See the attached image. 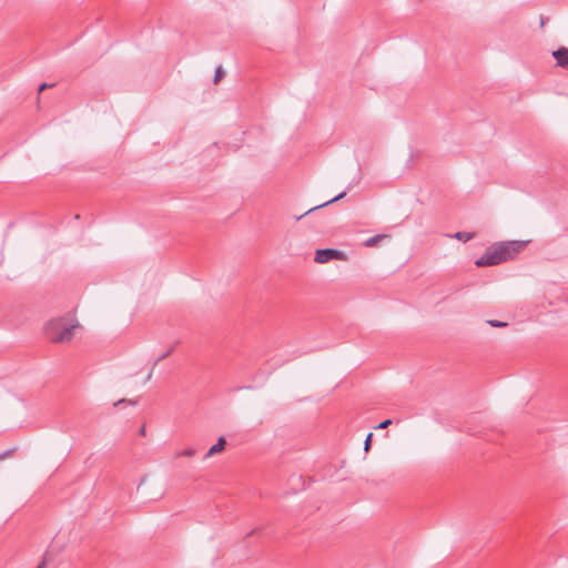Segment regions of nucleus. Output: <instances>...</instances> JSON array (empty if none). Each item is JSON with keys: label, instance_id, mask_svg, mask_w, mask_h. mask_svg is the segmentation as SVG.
Segmentation results:
<instances>
[{"label": "nucleus", "instance_id": "1", "mask_svg": "<svg viewBox=\"0 0 568 568\" xmlns=\"http://www.w3.org/2000/svg\"><path fill=\"white\" fill-rule=\"evenodd\" d=\"M78 323L70 324L64 318H54L47 323L45 335L53 343L70 342L74 335Z\"/></svg>", "mask_w": 568, "mask_h": 568}, {"label": "nucleus", "instance_id": "2", "mask_svg": "<svg viewBox=\"0 0 568 568\" xmlns=\"http://www.w3.org/2000/svg\"><path fill=\"white\" fill-rule=\"evenodd\" d=\"M519 251H487L475 264L477 266H491L514 260Z\"/></svg>", "mask_w": 568, "mask_h": 568}, {"label": "nucleus", "instance_id": "3", "mask_svg": "<svg viewBox=\"0 0 568 568\" xmlns=\"http://www.w3.org/2000/svg\"><path fill=\"white\" fill-rule=\"evenodd\" d=\"M390 235L388 234H376L372 236H366V232H361L357 235V239L351 243V245H359L365 247H371L382 243L385 240H389Z\"/></svg>", "mask_w": 568, "mask_h": 568}, {"label": "nucleus", "instance_id": "4", "mask_svg": "<svg viewBox=\"0 0 568 568\" xmlns=\"http://www.w3.org/2000/svg\"><path fill=\"white\" fill-rule=\"evenodd\" d=\"M332 260H346V254L344 251H315L316 263L323 264Z\"/></svg>", "mask_w": 568, "mask_h": 568}, {"label": "nucleus", "instance_id": "5", "mask_svg": "<svg viewBox=\"0 0 568 568\" xmlns=\"http://www.w3.org/2000/svg\"><path fill=\"white\" fill-rule=\"evenodd\" d=\"M530 240H520V241H499L490 244L487 248H525L528 244H530Z\"/></svg>", "mask_w": 568, "mask_h": 568}, {"label": "nucleus", "instance_id": "6", "mask_svg": "<svg viewBox=\"0 0 568 568\" xmlns=\"http://www.w3.org/2000/svg\"><path fill=\"white\" fill-rule=\"evenodd\" d=\"M552 57L556 60V65L568 70V48L560 47L552 51Z\"/></svg>", "mask_w": 568, "mask_h": 568}, {"label": "nucleus", "instance_id": "7", "mask_svg": "<svg viewBox=\"0 0 568 568\" xmlns=\"http://www.w3.org/2000/svg\"><path fill=\"white\" fill-rule=\"evenodd\" d=\"M351 187H352V186L349 185L345 191H343V192L338 193V194H337L336 196H334L333 199H331V200H328V201H326V202H324V203H322V204H320V205H316V206H314V207L310 209V210H308V211H306L303 215L298 216V217H297V220H300V219H301V217H303L304 215H306V214H308V213H311V212H313V211H315V210H318V209H321V207L327 206V205H329V204H332V203H334V202H336V201L342 200V199L346 195L347 191H349V190H351Z\"/></svg>", "mask_w": 568, "mask_h": 568}, {"label": "nucleus", "instance_id": "8", "mask_svg": "<svg viewBox=\"0 0 568 568\" xmlns=\"http://www.w3.org/2000/svg\"><path fill=\"white\" fill-rule=\"evenodd\" d=\"M475 236V233L471 232H456L455 234H442L440 237L443 239H457L463 242H467L471 240Z\"/></svg>", "mask_w": 568, "mask_h": 568}, {"label": "nucleus", "instance_id": "9", "mask_svg": "<svg viewBox=\"0 0 568 568\" xmlns=\"http://www.w3.org/2000/svg\"><path fill=\"white\" fill-rule=\"evenodd\" d=\"M225 444H226L225 438H224V437H220V438L217 439V443H216V444H214V445L209 449V452L205 454L204 458H209V457H211V456H213V455H215V454H217V453H221V452L224 449Z\"/></svg>", "mask_w": 568, "mask_h": 568}, {"label": "nucleus", "instance_id": "10", "mask_svg": "<svg viewBox=\"0 0 568 568\" xmlns=\"http://www.w3.org/2000/svg\"><path fill=\"white\" fill-rule=\"evenodd\" d=\"M195 449L194 448H185L183 450H179L175 453V457H193L195 455Z\"/></svg>", "mask_w": 568, "mask_h": 568}, {"label": "nucleus", "instance_id": "11", "mask_svg": "<svg viewBox=\"0 0 568 568\" xmlns=\"http://www.w3.org/2000/svg\"><path fill=\"white\" fill-rule=\"evenodd\" d=\"M224 74L225 72L222 65H217L214 71L213 82L217 83L224 77Z\"/></svg>", "mask_w": 568, "mask_h": 568}, {"label": "nucleus", "instance_id": "12", "mask_svg": "<svg viewBox=\"0 0 568 568\" xmlns=\"http://www.w3.org/2000/svg\"><path fill=\"white\" fill-rule=\"evenodd\" d=\"M173 351V347L169 348L166 352L162 353V355H160L153 363V368L161 362L163 361L164 358H166L168 356H170V354L172 353Z\"/></svg>", "mask_w": 568, "mask_h": 568}, {"label": "nucleus", "instance_id": "13", "mask_svg": "<svg viewBox=\"0 0 568 568\" xmlns=\"http://www.w3.org/2000/svg\"><path fill=\"white\" fill-rule=\"evenodd\" d=\"M372 438H373V434L369 433L367 436H366V439L364 442V449L365 452H368L369 448H371V445H372Z\"/></svg>", "mask_w": 568, "mask_h": 568}, {"label": "nucleus", "instance_id": "14", "mask_svg": "<svg viewBox=\"0 0 568 568\" xmlns=\"http://www.w3.org/2000/svg\"><path fill=\"white\" fill-rule=\"evenodd\" d=\"M14 450H16L14 448H10V449H7L3 453H1L0 460H4L6 458L10 457L14 453Z\"/></svg>", "mask_w": 568, "mask_h": 568}, {"label": "nucleus", "instance_id": "15", "mask_svg": "<svg viewBox=\"0 0 568 568\" xmlns=\"http://www.w3.org/2000/svg\"><path fill=\"white\" fill-rule=\"evenodd\" d=\"M392 419H385L376 426L377 429H385L392 424Z\"/></svg>", "mask_w": 568, "mask_h": 568}, {"label": "nucleus", "instance_id": "16", "mask_svg": "<svg viewBox=\"0 0 568 568\" xmlns=\"http://www.w3.org/2000/svg\"><path fill=\"white\" fill-rule=\"evenodd\" d=\"M489 325L494 326V327H504L507 325V323L505 322H500V321H488Z\"/></svg>", "mask_w": 568, "mask_h": 568}, {"label": "nucleus", "instance_id": "17", "mask_svg": "<svg viewBox=\"0 0 568 568\" xmlns=\"http://www.w3.org/2000/svg\"><path fill=\"white\" fill-rule=\"evenodd\" d=\"M123 403H129L130 405H136V400H126V399H120L116 403H114V406H119Z\"/></svg>", "mask_w": 568, "mask_h": 568}, {"label": "nucleus", "instance_id": "18", "mask_svg": "<svg viewBox=\"0 0 568 568\" xmlns=\"http://www.w3.org/2000/svg\"><path fill=\"white\" fill-rule=\"evenodd\" d=\"M53 85H54V84H49V83H47V82H43V83H41V84L39 85L38 91H39V92H42V91H43V90H45L47 88H52Z\"/></svg>", "mask_w": 568, "mask_h": 568}, {"label": "nucleus", "instance_id": "19", "mask_svg": "<svg viewBox=\"0 0 568 568\" xmlns=\"http://www.w3.org/2000/svg\"><path fill=\"white\" fill-rule=\"evenodd\" d=\"M153 369H154V368L152 367V369L150 371V373L146 375V378H145L146 381H150V379H151L152 374H153Z\"/></svg>", "mask_w": 568, "mask_h": 568}, {"label": "nucleus", "instance_id": "20", "mask_svg": "<svg viewBox=\"0 0 568 568\" xmlns=\"http://www.w3.org/2000/svg\"><path fill=\"white\" fill-rule=\"evenodd\" d=\"M140 434H141V435H144V434H145V427H144V426H142V427H141V429H140Z\"/></svg>", "mask_w": 568, "mask_h": 568}, {"label": "nucleus", "instance_id": "21", "mask_svg": "<svg viewBox=\"0 0 568 568\" xmlns=\"http://www.w3.org/2000/svg\"><path fill=\"white\" fill-rule=\"evenodd\" d=\"M45 564L42 561L37 568H44Z\"/></svg>", "mask_w": 568, "mask_h": 568}, {"label": "nucleus", "instance_id": "22", "mask_svg": "<svg viewBox=\"0 0 568 568\" xmlns=\"http://www.w3.org/2000/svg\"><path fill=\"white\" fill-rule=\"evenodd\" d=\"M540 23H541V26H544V24H545L544 17H541V18H540Z\"/></svg>", "mask_w": 568, "mask_h": 568}, {"label": "nucleus", "instance_id": "23", "mask_svg": "<svg viewBox=\"0 0 568 568\" xmlns=\"http://www.w3.org/2000/svg\"><path fill=\"white\" fill-rule=\"evenodd\" d=\"M79 219H80L79 214L74 215V220H79Z\"/></svg>", "mask_w": 568, "mask_h": 568}]
</instances>
